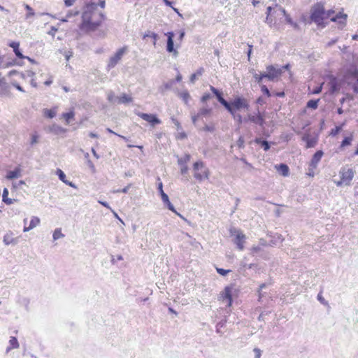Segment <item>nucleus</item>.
Wrapping results in <instances>:
<instances>
[{
  "label": "nucleus",
  "instance_id": "0e129e2a",
  "mask_svg": "<svg viewBox=\"0 0 358 358\" xmlns=\"http://www.w3.org/2000/svg\"><path fill=\"white\" fill-rule=\"evenodd\" d=\"M103 206L104 207H106V208H108V205L107 203L104 202V201H99Z\"/></svg>",
  "mask_w": 358,
  "mask_h": 358
},
{
  "label": "nucleus",
  "instance_id": "774afa93",
  "mask_svg": "<svg viewBox=\"0 0 358 358\" xmlns=\"http://www.w3.org/2000/svg\"><path fill=\"white\" fill-rule=\"evenodd\" d=\"M354 155H358V145H357V147L355 151L354 152Z\"/></svg>",
  "mask_w": 358,
  "mask_h": 358
},
{
  "label": "nucleus",
  "instance_id": "20e7f679",
  "mask_svg": "<svg viewBox=\"0 0 358 358\" xmlns=\"http://www.w3.org/2000/svg\"><path fill=\"white\" fill-rule=\"evenodd\" d=\"M194 177L198 181L208 179L210 171L202 161L196 162L193 164Z\"/></svg>",
  "mask_w": 358,
  "mask_h": 358
},
{
  "label": "nucleus",
  "instance_id": "7ed1b4c3",
  "mask_svg": "<svg viewBox=\"0 0 358 358\" xmlns=\"http://www.w3.org/2000/svg\"><path fill=\"white\" fill-rule=\"evenodd\" d=\"M334 13V10L332 9L326 11L324 3L317 2L310 9V17L317 25L324 27V20L329 18Z\"/></svg>",
  "mask_w": 358,
  "mask_h": 358
},
{
  "label": "nucleus",
  "instance_id": "a211bd4d",
  "mask_svg": "<svg viewBox=\"0 0 358 358\" xmlns=\"http://www.w3.org/2000/svg\"><path fill=\"white\" fill-rule=\"evenodd\" d=\"M232 286H227L222 294V299L228 301L229 306H231L232 303Z\"/></svg>",
  "mask_w": 358,
  "mask_h": 358
},
{
  "label": "nucleus",
  "instance_id": "9d476101",
  "mask_svg": "<svg viewBox=\"0 0 358 358\" xmlns=\"http://www.w3.org/2000/svg\"><path fill=\"white\" fill-rule=\"evenodd\" d=\"M40 222H41V220H40L39 217H38L36 216H33L31 218L29 226H27V224H26L27 219H24V226L23 228V231L27 232V231L31 230L32 229H34L36 227H37L38 225H39Z\"/></svg>",
  "mask_w": 358,
  "mask_h": 358
},
{
  "label": "nucleus",
  "instance_id": "6e6d98bb",
  "mask_svg": "<svg viewBox=\"0 0 358 358\" xmlns=\"http://www.w3.org/2000/svg\"><path fill=\"white\" fill-rule=\"evenodd\" d=\"M188 171V167L187 166H184L181 168V173L186 174Z\"/></svg>",
  "mask_w": 358,
  "mask_h": 358
},
{
  "label": "nucleus",
  "instance_id": "39448f33",
  "mask_svg": "<svg viewBox=\"0 0 358 358\" xmlns=\"http://www.w3.org/2000/svg\"><path fill=\"white\" fill-rule=\"evenodd\" d=\"M341 180L336 182L338 186L349 185L354 178V171L350 168H343L340 171Z\"/></svg>",
  "mask_w": 358,
  "mask_h": 358
},
{
  "label": "nucleus",
  "instance_id": "2eb2a0df",
  "mask_svg": "<svg viewBox=\"0 0 358 358\" xmlns=\"http://www.w3.org/2000/svg\"><path fill=\"white\" fill-rule=\"evenodd\" d=\"M166 36L168 37L167 38V46H166V50L169 52H173L174 55H178V51L174 49L173 48V38L174 36V34L173 32H168L166 34Z\"/></svg>",
  "mask_w": 358,
  "mask_h": 358
},
{
  "label": "nucleus",
  "instance_id": "c03bdc74",
  "mask_svg": "<svg viewBox=\"0 0 358 358\" xmlns=\"http://www.w3.org/2000/svg\"><path fill=\"white\" fill-rule=\"evenodd\" d=\"M211 98V95L209 93H205L201 97V101L202 103H206Z\"/></svg>",
  "mask_w": 358,
  "mask_h": 358
},
{
  "label": "nucleus",
  "instance_id": "0eeeda50",
  "mask_svg": "<svg viewBox=\"0 0 358 358\" xmlns=\"http://www.w3.org/2000/svg\"><path fill=\"white\" fill-rule=\"evenodd\" d=\"M127 51V47L124 46L119 50H117V52L115 53V55L110 57L108 67L109 69H112L116 66V64L121 60L123 55Z\"/></svg>",
  "mask_w": 358,
  "mask_h": 358
},
{
  "label": "nucleus",
  "instance_id": "09e8293b",
  "mask_svg": "<svg viewBox=\"0 0 358 358\" xmlns=\"http://www.w3.org/2000/svg\"><path fill=\"white\" fill-rule=\"evenodd\" d=\"M75 2H76V0H64V5L66 7H69V6H71L72 5H73Z\"/></svg>",
  "mask_w": 358,
  "mask_h": 358
},
{
  "label": "nucleus",
  "instance_id": "49530a36",
  "mask_svg": "<svg viewBox=\"0 0 358 358\" xmlns=\"http://www.w3.org/2000/svg\"><path fill=\"white\" fill-rule=\"evenodd\" d=\"M317 168H313V166H310L308 165V172L306 173L307 176H308L310 177H313L315 175V170Z\"/></svg>",
  "mask_w": 358,
  "mask_h": 358
},
{
  "label": "nucleus",
  "instance_id": "338daca9",
  "mask_svg": "<svg viewBox=\"0 0 358 358\" xmlns=\"http://www.w3.org/2000/svg\"><path fill=\"white\" fill-rule=\"evenodd\" d=\"M266 287V284L265 283H262L259 286V292Z\"/></svg>",
  "mask_w": 358,
  "mask_h": 358
},
{
  "label": "nucleus",
  "instance_id": "bf43d9fd",
  "mask_svg": "<svg viewBox=\"0 0 358 358\" xmlns=\"http://www.w3.org/2000/svg\"><path fill=\"white\" fill-rule=\"evenodd\" d=\"M163 2L168 6L172 7V2L169 0H162Z\"/></svg>",
  "mask_w": 358,
  "mask_h": 358
},
{
  "label": "nucleus",
  "instance_id": "aec40b11",
  "mask_svg": "<svg viewBox=\"0 0 358 358\" xmlns=\"http://www.w3.org/2000/svg\"><path fill=\"white\" fill-rule=\"evenodd\" d=\"M323 155L324 152L322 150L317 151L313 156L310 162H309V166H313V168H317V164L321 160Z\"/></svg>",
  "mask_w": 358,
  "mask_h": 358
},
{
  "label": "nucleus",
  "instance_id": "5701e85b",
  "mask_svg": "<svg viewBox=\"0 0 358 358\" xmlns=\"http://www.w3.org/2000/svg\"><path fill=\"white\" fill-rule=\"evenodd\" d=\"M160 194H161L162 199L163 202L166 204L168 208L170 210H171L172 212L177 214L178 215L180 216V215L176 210V209L173 207V206L172 205V203L170 202L168 195L166 193H164V191H162V193Z\"/></svg>",
  "mask_w": 358,
  "mask_h": 358
},
{
  "label": "nucleus",
  "instance_id": "e433bc0d",
  "mask_svg": "<svg viewBox=\"0 0 358 358\" xmlns=\"http://www.w3.org/2000/svg\"><path fill=\"white\" fill-rule=\"evenodd\" d=\"M24 8L26 9L27 10V13H26V18L28 19V18H30L31 17H34L35 15V13L33 10V8L28 4H24Z\"/></svg>",
  "mask_w": 358,
  "mask_h": 358
},
{
  "label": "nucleus",
  "instance_id": "f704fd0d",
  "mask_svg": "<svg viewBox=\"0 0 358 358\" xmlns=\"http://www.w3.org/2000/svg\"><path fill=\"white\" fill-rule=\"evenodd\" d=\"M319 102H320V99H311L307 102L306 106H307V108L315 110L318 107Z\"/></svg>",
  "mask_w": 358,
  "mask_h": 358
},
{
  "label": "nucleus",
  "instance_id": "dca6fc26",
  "mask_svg": "<svg viewBox=\"0 0 358 358\" xmlns=\"http://www.w3.org/2000/svg\"><path fill=\"white\" fill-rule=\"evenodd\" d=\"M348 15L343 11H340L336 15H331L329 17L331 22H338L341 24H345Z\"/></svg>",
  "mask_w": 358,
  "mask_h": 358
},
{
  "label": "nucleus",
  "instance_id": "3c124183",
  "mask_svg": "<svg viewBox=\"0 0 358 358\" xmlns=\"http://www.w3.org/2000/svg\"><path fill=\"white\" fill-rule=\"evenodd\" d=\"M322 90V85H321L320 86L316 87L312 92V94H319L321 92Z\"/></svg>",
  "mask_w": 358,
  "mask_h": 358
},
{
  "label": "nucleus",
  "instance_id": "2f4dec72",
  "mask_svg": "<svg viewBox=\"0 0 358 358\" xmlns=\"http://www.w3.org/2000/svg\"><path fill=\"white\" fill-rule=\"evenodd\" d=\"M19 346L20 345L17 339L14 336H11L9 340V346L8 347V350L18 348Z\"/></svg>",
  "mask_w": 358,
  "mask_h": 358
},
{
  "label": "nucleus",
  "instance_id": "393cba45",
  "mask_svg": "<svg viewBox=\"0 0 358 358\" xmlns=\"http://www.w3.org/2000/svg\"><path fill=\"white\" fill-rule=\"evenodd\" d=\"M21 176V169L20 167H16L13 171H9L7 172L6 178L9 180L18 178Z\"/></svg>",
  "mask_w": 358,
  "mask_h": 358
},
{
  "label": "nucleus",
  "instance_id": "9b49d317",
  "mask_svg": "<svg viewBox=\"0 0 358 358\" xmlns=\"http://www.w3.org/2000/svg\"><path fill=\"white\" fill-rule=\"evenodd\" d=\"M248 120L250 122L259 124L260 126H263L265 122L264 116L259 112L255 115H248Z\"/></svg>",
  "mask_w": 358,
  "mask_h": 358
},
{
  "label": "nucleus",
  "instance_id": "a19ab883",
  "mask_svg": "<svg viewBox=\"0 0 358 358\" xmlns=\"http://www.w3.org/2000/svg\"><path fill=\"white\" fill-rule=\"evenodd\" d=\"M211 113V109L210 108H201L198 113V116H206L209 115Z\"/></svg>",
  "mask_w": 358,
  "mask_h": 358
},
{
  "label": "nucleus",
  "instance_id": "4be33fe9",
  "mask_svg": "<svg viewBox=\"0 0 358 358\" xmlns=\"http://www.w3.org/2000/svg\"><path fill=\"white\" fill-rule=\"evenodd\" d=\"M10 94V87L5 78L0 80V96H7Z\"/></svg>",
  "mask_w": 358,
  "mask_h": 358
},
{
  "label": "nucleus",
  "instance_id": "de8ad7c7",
  "mask_svg": "<svg viewBox=\"0 0 358 358\" xmlns=\"http://www.w3.org/2000/svg\"><path fill=\"white\" fill-rule=\"evenodd\" d=\"M180 97L184 100L186 102L188 101V99H189L190 96H189V94L188 92L185 91V92H183L180 94Z\"/></svg>",
  "mask_w": 358,
  "mask_h": 358
},
{
  "label": "nucleus",
  "instance_id": "1a4fd4ad",
  "mask_svg": "<svg viewBox=\"0 0 358 358\" xmlns=\"http://www.w3.org/2000/svg\"><path fill=\"white\" fill-rule=\"evenodd\" d=\"M276 7H279L278 6L275 5L274 8H272L271 6H268L267 8V16H266V22L268 23H276L277 18L278 17H280L281 15L279 13H275L274 10H275Z\"/></svg>",
  "mask_w": 358,
  "mask_h": 358
},
{
  "label": "nucleus",
  "instance_id": "b1692460",
  "mask_svg": "<svg viewBox=\"0 0 358 358\" xmlns=\"http://www.w3.org/2000/svg\"><path fill=\"white\" fill-rule=\"evenodd\" d=\"M62 117L64 119L65 124H69L72 120H74L75 112L73 108H71L70 111L64 113L62 114Z\"/></svg>",
  "mask_w": 358,
  "mask_h": 358
},
{
  "label": "nucleus",
  "instance_id": "864d4df0",
  "mask_svg": "<svg viewBox=\"0 0 358 358\" xmlns=\"http://www.w3.org/2000/svg\"><path fill=\"white\" fill-rule=\"evenodd\" d=\"M252 51V45H248V59L249 60L250 59Z\"/></svg>",
  "mask_w": 358,
  "mask_h": 358
},
{
  "label": "nucleus",
  "instance_id": "6ab92c4d",
  "mask_svg": "<svg viewBox=\"0 0 358 358\" xmlns=\"http://www.w3.org/2000/svg\"><path fill=\"white\" fill-rule=\"evenodd\" d=\"M302 140L306 142L307 148L315 147L317 143V138L313 137L310 134L304 135Z\"/></svg>",
  "mask_w": 358,
  "mask_h": 358
},
{
  "label": "nucleus",
  "instance_id": "37998d69",
  "mask_svg": "<svg viewBox=\"0 0 358 358\" xmlns=\"http://www.w3.org/2000/svg\"><path fill=\"white\" fill-rule=\"evenodd\" d=\"M216 271L219 274L224 276L231 272V270H225L221 268H216Z\"/></svg>",
  "mask_w": 358,
  "mask_h": 358
},
{
  "label": "nucleus",
  "instance_id": "cd10ccee",
  "mask_svg": "<svg viewBox=\"0 0 358 358\" xmlns=\"http://www.w3.org/2000/svg\"><path fill=\"white\" fill-rule=\"evenodd\" d=\"M2 199H3V201L5 203H6L7 205H11L15 201H16L15 199H12L8 197V190L6 188H4L3 190Z\"/></svg>",
  "mask_w": 358,
  "mask_h": 358
},
{
  "label": "nucleus",
  "instance_id": "f03ea898",
  "mask_svg": "<svg viewBox=\"0 0 358 358\" xmlns=\"http://www.w3.org/2000/svg\"><path fill=\"white\" fill-rule=\"evenodd\" d=\"M210 90L216 96L218 101L230 113L234 119L238 124H241L243 121L241 115L238 113L241 110H248L250 104L247 99L242 96H236L233 100L228 102L222 96V92H220L213 86H210Z\"/></svg>",
  "mask_w": 358,
  "mask_h": 358
},
{
  "label": "nucleus",
  "instance_id": "c9c22d12",
  "mask_svg": "<svg viewBox=\"0 0 358 358\" xmlns=\"http://www.w3.org/2000/svg\"><path fill=\"white\" fill-rule=\"evenodd\" d=\"M203 72H204L203 68H202V67L199 68L194 73L192 74V76H190V81L192 83H194V81L196 80L197 77L199 76H201Z\"/></svg>",
  "mask_w": 358,
  "mask_h": 358
},
{
  "label": "nucleus",
  "instance_id": "a878e982",
  "mask_svg": "<svg viewBox=\"0 0 358 358\" xmlns=\"http://www.w3.org/2000/svg\"><path fill=\"white\" fill-rule=\"evenodd\" d=\"M57 111V106H55L50 109L45 108L43 110V115L45 117L51 119V118H53L56 115Z\"/></svg>",
  "mask_w": 358,
  "mask_h": 358
},
{
  "label": "nucleus",
  "instance_id": "e2e57ef3",
  "mask_svg": "<svg viewBox=\"0 0 358 358\" xmlns=\"http://www.w3.org/2000/svg\"><path fill=\"white\" fill-rule=\"evenodd\" d=\"M182 80V76L180 74H178L177 76H176V81L177 82H180Z\"/></svg>",
  "mask_w": 358,
  "mask_h": 358
},
{
  "label": "nucleus",
  "instance_id": "c756f323",
  "mask_svg": "<svg viewBox=\"0 0 358 358\" xmlns=\"http://www.w3.org/2000/svg\"><path fill=\"white\" fill-rule=\"evenodd\" d=\"M56 172H57V175L58 176L60 180H62L64 183H65L71 187L73 186L72 182H71L66 180L65 173L61 169H57Z\"/></svg>",
  "mask_w": 358,
  "mask_h": 358
},
{
  "label": "nucleus",
  "instance_id": "603ef678",
  "mask_svg": "<svg viewBox=\"0 0 358 358\" xmlns=\"http://www.w3.org/2000/svg\"><path fill=\"white\" fill-rule=\"evenodd\" d=\"M254 352L255 353V358H260L261 357V350L258 348H255Z\"/></svg>",
  "mask_w": 358,
  "mask_h": 358
},
{
  "label": "nucleus",
  "instance_id": "680f3d73",
  "mask_svg": "<svg viewBox=\"0 0 358 358\" xmlns=\"http://www.w3.org/2000/svg\"><path fill=\"white\" fill-rule=\"evenodd\" d=\"M259 250H260V248H259V247H253V248H252V251L253 252H258V251H259Z\"/></svg>",
  "mask_w": 358,
  "mask_h": 358
},
{
  "label": "nucleus",
  "instance_id": "13d9d810",
  "mask_svg": "<svg viewBox=\"0 0 358 358\" xmlns=\"http://www.w3.org/2000/svg\"><path fill=\"white\" fill-rule=\"evenodd\" d=\"M256 103H258V104H262L264 103L263 99L262 97H259L256 100Z\"/></svg>",
  "mask_w": 358,
  "mask_h": 358
},
{
  "label": "nucleus",
  "instance_id": "5fc2aeb1",
  "mask_svg": "<svg viewBox=\"0 0 358 358\" xmlns=\"http://www.w3.org/2000/svg\"><path fill=\"white\" fill-rule=\"evenodd\" d=\"M177 138L179 139H183V138H187V135L185 132H182V133L178 134Z\"/></svg>",
  "mask_w": 358,
  "mask_h": 358
},
{
  "label": "nucleus",
  "instance_id": "79ce46f5",
  "mask_svg": "<svg viewBox=\"0 0 358 358\" xmlns=\"http://www.w3.org/2000/svg\"><path fill=\"white\" fill-rule=\"evenodd\" d=\"M146 37H151L153 38L154 40V45L156 44V41L157 40V34L154 33V32H151V31H148L145 35H144V38H146Z\"/></svg>",
  "mask_w": 358,
  "mask_h": 358
},
{
  "label": "nucleus",
  "instance_id": "6e6552de",
  "mask_svg": "<svg viewBox=\"0 0 358 358\" xmlns=\"http://www.w3.org/2000/svg\"><path fill=\"white\" fill-rule=\"evenodd\" d=\"M138 115L142 118L143 120L149 122L151 125L154 126L155 124H159L161 123V121L156 115L153 114H148L144 113H138Z\"/></svg>",
  "mask_w": 358,
  "mask_h": 358
},
{
  "label": "nucleus",
  "instance_id": "8fccbe9b",
  "mask_svg": "<svg viewBox=\"0 0 358 358\" xmlns=\"http://www.w3.org/2000/svg\"><path fill=\"white\" fill-rule=\"evenodd\" d=\"M237 144L238 145L239 148H242L243 147V145H244V139L242 136H241L238 141H237Z\"/></svg>",
  "mask_w": 358,
  "mask_h": 358
},
{
  "label": "nucleus",
  "instance_id": "ddd939ff",
  "mask_svg": "<svg viewBox=\"0 0 358 358\" xmlns=\"http://www.w3.org/2000/svg\"><path fill=\"white\" fill-rule=\"evenodd\" d=\"M3 241L5 245H15L17 243L18 238L14 236V234L11 231L6 233L4 236Z\"/></svg>",
  "mask_w": 358,
  "mask_h": 358
},
{
  "label": "nucleus",
  "instance_id": "58836bf2",
  "mask_svg": "<svg viewBox=\"0 0 358 358\" xmlns=\"http://www.w3.org/2000/svg\"><path fill=\"white\" fill-rule=\"evenodd\" d=\"M52 236L54 240H57L59 238L64 237V234L62 233V229L60 228L56 229L54 231Z\"/></svg>",
  "mask_w": 358,
  "mask_h": 358
},
{
  "label": "nucleus",
  "instance_id": "412c9836",
  "mask_svg": "<svg viewBox=\"0 0 358 358\" xmlns=\"http://www.w3.org/2000/svg\"><path fill=\"white\" fill-rule=\"evenodd\" d=\"M275 169L283 177H287L289 174V166L285 164H280L275 165Z\"/></svg>",
  "mask_w": 358,
  "mask_h": 358
},
{
  "label": "nucleus",
  "instance_id": "4c0bfd02",
  "mask_svg": "<svg viewBox=\"0 0 358 358\" xmlns=\"http://www.w3.org/2000/svg\"><path fill=\"white\" fill-rule=\"evenodd\" d=\"M253 77L255 82L257 83H260L264 78H266V76L264 72L261 73H255Z\"/></svg>",
  "mask_w": 358,
  "mask_h": 358
},
{
  "label": "nucleus",
  "instance_id": "f257e3e1",
  "mask_svg": "<svg viewBox=\"0 0 358 358\" xmlns=\"http://www.w3.org/2000/svg\"><path fill=\"white\" fill-rule=\"evenodd\" d=\"M98 6L102 9L106 6L105 0H99L98 3L90 1L85 4L82 13V21L79 29L84 33H90L97 30L106 20L103 12L98 10Z\"/></svg>",
  "mask_w": 358,
  "mask_h": 358
},
{
  "label": "nucleus",
  "instance_id": "4468645a",
  "mask_svg": "<svg viewBox=\"0 0 358 358\" xmlns=\"http://www.w3.org/2000/svg\"><path fill=\"white\" fill-rule=\"evenodd\" d=\"M245 240V235L241 231H237L235 238V243L240 250H243L244 248V243Z\"/></svg>",
  "mask_w": 358,
  "mask_h": 358
},
{
  "label": "nucleus",
  "instance_id": "f8f14e48",
  "mask_svg": "<svg viewBox=\"0 0 358 358\" xmlns=\"http://www.w3.org/2000/svg\"><path fill=\"white\" fill-rule=\"evenodd\" d=\"M353 141L354 135L352 133H350L349 135L345 136L343 141L341 142L339 150L341 151L345 150L347 147L352 145Z\"/></svg>",
  "mask_w": 358,
  "mask_h": 358
},
{
  "label": "nucleus",
  "instance_id": "69168bd1",
  "mask_svg": "<svg viewBox=\"0 0 358 358\" xmlns=\"http://www.w3.org/2000/svg\"><path fill=\"white\" fill-rule=\"evenodd\" d=\"M52 83V80L51 79L48 80H46L44 83L45 85H50L51 83Z\"/></svg>",
  "mask_w": 358,
  "mask_h": 358
},
{
  "label": "nucleus",
  "instance_id": "c85d7f7f",
  "mask_svg": "<svg viewBox=\"0 0 358 358\" xmlns=\"http://www.w3.org/2000/svg\"><path fill=\"white\" fill-rule=\"evenodd\" d=\"M329 85L331 87V92L332 93L338 91L339 90V85L338 83V80L335 77H331L329 81Z\"/></svg>",
  "mask_w": 358,
  "mask_h": 358
},
{
  "label": "nucleus",
  "instance_id": "ea45409f",
  "mask_svg": "<svg viewBox=\"0 0 358 358\" xmlns=\"http://www.w3.org/2000/svg\"><path fill=\"white\" fill-rule=\"evenodd\" d=\"M262 92L266 95L267 97H270L271 96V94L268 89V87L265 85H262L260 86Z\"/></svg>",
  "mask_w": 358,
  "mask_h": 358
},
{
  "label": "nucleus",
  "instance_id": "052dcab7",
  "mask_svg": "<svg viewBox=\"0 0 358 358\" xmlns=\"http://www.w3.org/2000/svg\"><path fill=\"white\" fill-rule=\"evenodd\" d=\"M158 189H159V193L161 194L162 193V191H163V184L162 182H160L159 184H158Z\"/></svg>",
  "mask_w": 358,
  "mask_h": 358
},
{
  "label": "nucleus",
  "instance_id": "423d86ee",
  "mask_svg": "<svg viewBox=\"0 0 358 358\" xmlns=\"http://www.w3.org/2000/svg\"><path fill=\"white\" fill-rule=\"evenodd\" d=\"M264 73L268 80L274 81L280 78L283 71L282 69L277 68L273 65H268L266 66V72Z\"/></svg>",
  "mask_w": 358,
  "mask_h": 358
},
{
  "label": "nucleus",
  "instance_id": "f3484780",
  "mask_svg": "<svg viewBox=\"0 0 358 358\" xmlns=\"http://www.w3.org/2000/svg\"><path fill=\"white\" fill-rule=\"evenodd\" d=\"M9 46L11 47L13 49V51L16 55L17 57L19 59H27L28 60L31 61V59L29 57L24 56L22 52L20 51L19 47H20V43L16 41H12L9 43Z\"/></svg>",
  "mask_w": 358,
  "mask_h": 358
},
{
  "label": "nucleus",
  "instance_id": "7c9ffc66",
  "mask_svg": "<svg viewBox=\"0 0 358 358\" xmlns=\"http://www.w3.org/2000/svg\"><path fill=\"white\" fill-rule=\"evenodd\" d=\"M132 97L127 94H122L117 97L118 103H127L132 101Z\"/></svg>",
  "mask_w": 358,
  "mask_h": 358
},
{
  "label": "nucleus",
  "instance_id": "a18cd8bd",
  "mask_svg": "<svg viewBox=\"0 0 358 358\" xmlns=\"http://www.w3.org/2000/svg\"><path fill=\"white\" fill-rule=\"evenodd\" d=\"M38 141V135L37 134V133H34L31 135V145H34V144H36L37 143Z\"/></svg>",
  "mask_w": 358,
  "mask_h": 358
},
{
  "label": "nucleus",
  "instance_id": "bb28decb",
  "mask_svg": "<svg viewBox=\"0 0 358 358\" xmlns=\"http://www.w3.org/2000/svg\"><path fill=\"white\" fill-rule=\"evenodd\" d=\"M274 12L275 13H279L282 16H285L287 22L289 24H292V20L291 17L289 16V15L286 13V11L285 10L284 8H282L281 7H276Z\"/></svg>",
  "mask_w": 358,
  "mask_h": 358
},
{
  "label": "nucleus",
  "instance_id": "4d7b16f0",
  "mask_svg": "<svg viewBox=\"0 0 358 358\" xmlns=\"http://www.w3.org/2000/svg\"><path fill=\"white\" fill-rule=\"evenodd\" d=\"M275 96H279V97H284L285 94L284 92H277L274 94Z\"/></svg>",
  "mask_w": 358,
  "mask_h": 358
},
{
  "label": "nucleus",
  "instance_id": "72a5a7b5",
  "mask_svg": "<svg viewBox=\"0 0 358 358\" xmlns=\"http://www.w3.org/2000/svg\"><path fill=\"white\" fill-rule=\"evenodd\" d=\"M345 123L341 124L339 126H336L334 128L331 129L329 131V136H337L343 129V127L344 126Z\"/></svg>",
  "mask_w": 358,
  "mask_h": 358
},
{
  "label": "nucleus",
  "instance_id": "473e14b6",
  "mask_svg": "<svg viewBox=\"0 0 358 358\" xmlns=\"http://www.w3.org/2000/svg\"><path fill=\"white\" fill-rule=\"evenodd\" d=\"M255 142L262 146L264 150L267 151L270 148V145L268 141L262 140L261 138H256L255 140Z\"/></svg>",
  "mask_w": 358,
  "mask_h": 358
}]
</instances>
